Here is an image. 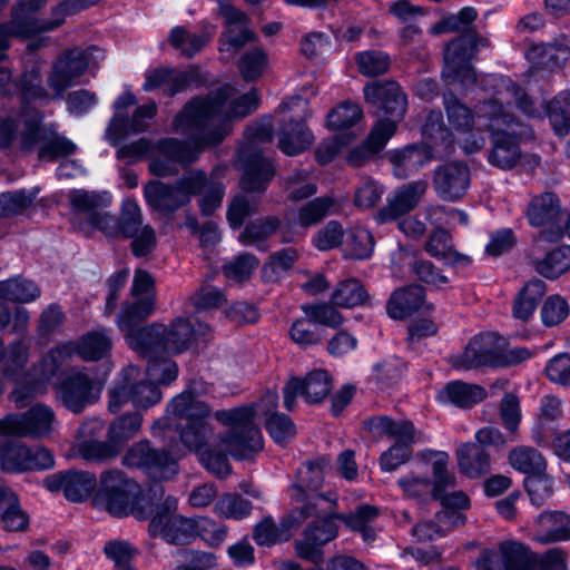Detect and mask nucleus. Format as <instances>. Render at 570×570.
<instances>
[{
  "mask_svg": "<svg viewBox=\"0 0 570 570\" xmlns=\"http://www.w3.org/2000/svg\"><path fill=\"white\" fill-rule=\"evenodd\" d=\"M226 87L209 96L207 100L193 99L173 120V128L189 138L191 144L177 138H164L156 142V151L179 165L195 163L207 147L216 146L227 136V128L219 115L222 104L230 95Z\"/></svg>",
  "mask_w": 570,
  "mask_h": 570,
  "instance_id": "obj_1",
  "label": "nucleus"
},
{
  "mask_svg": "<svg viewBox=\"0 0 570 570\" xmlns=\"http://www.w3.org/2000/svg\"><path fill=\"white\" fill-rule=\"evenodd\" d=\"M337 499V494L332 491L327 494H314L308 497L305 504L292 510L289 518L293 524L314 519L306 527L303 538L295 542V551L301 559L314 564L323 561L322 547L338 534V527L335 523Z\"/></svg>",
  "mask_w": 570,
  "mask_h": 570,
  "instance_id": "obj_2",
  "label": "nucleus"
},
{
  "mask_svg": "<svg viewBox=\"0 0 570 570\" xmlns=\"http://www.w3.org/2000/svg\"><path fill=\"white\" fill-rule=\"evenodd\" d=\"M277 404V393L267 391L256 404L217 411L215 417L230 426L228 433L220 440L222 446L239 460L250 459L259 452L263 449V438L253 420L258 415L268 417L274 413Z\"/></svg>",
  "mask_w": 570,
  "mask_h": 570,
  "instance_id": "obj_3",
  "label": "nucleus"
},
{
  "mask_svg": "<svg viewBox=\"0 0 570 570\" xmlns=\"http://www.w3.org/2000/svg\"><path fill=\"white\" fill-rule=\"evenodd\" d=\"M476 125L492 135L489 163L501 169L515 166L520 159L515 137L524 135L519 120L495 101H482L476 108Z\"/></svg>",
  "mask_w": 570,
  "mask_h": 570,
  "instance_id": "obj_4",
  "label": "nucleus"
},
{
  "mask_svg": "<svg viewBox=\"0 0 570 570\" xmlns=\"http://www.w3.org/2000/svg\"><path fill=\"white\" fill-rule=\"evenodd\" d=\"M209 326L205 323L194 324L185 317H176L167 326L150 324L140 327L129 336V346L140 355L155 351L179 354L187 351L198 336H205Z\"/></svg>",
  "mask_w": 570,
  "mask_h": 570,
  "instance_id": "obj_5",
  "label": "nucleus"
},
{
  "mask_svg": "<svg viewBox=\"0 0 570 570\" xmlns=\"http://www.w3.org/2000/svg\"><path fill=\"white\" fill-rule=\"evenodd\" d=\"M101 232L114 238H130V249L135 257H146L157 246L156 232L149 224H144V215L138 203L132 198L122 202L119 216H104Z\"/></svg>",
  "mask_w": 570,
  "mask_h": 570,
  "instance_id": "obj_6",
  "label": "nucleus"
},
{
  "mask_svg": "<svg viewBox=\"0 0 570 570\" xmlns=\"http://www.w3.org/2000/svg\"><path fill=\"white\" fill-rule=\"evenodd\" d=\"M169 411L179 423L180 441L189 450L199 451L213 434L210 426V407L190 391H185L173 399Z\"/></svg>",
  "mask_w": 570,
  "mask_h": 570,
  "instance_id": "obj_7",
  "label": "nucleus"
},
{
  "mask_svg": "<svg viewBox=\"0 0 570 570\" xmlns=\"http://www.w3.org/2000/svg\"><path fill=\"white\" fill-rule=\"evenodd\" d=\"M112 348L111 330L99 328L81 335L76 342L58 344L41 360L42 381L53 376L63 363L77 354L86 362L99 361Z\"/></svg>",
  "mask_w": 570,
  "mask_h": 570,
  "instance_id": "obj_8",
  "label": "nucleus"
},
{
  "mask_svg": "<svg viewBox=\"0 0 570 570\" xmlns=\"http://www.w3.org/2000/svg\"><path fill=\"white\" fill-rule=\"evenodd\" d=\"M56 124H43V115L35 111L23 121L20 132V149L31 151L39 146L38 158L46 161H56L76 153L77 146L67 137L60 135Z\"/></svg>",
  "mask_w": 570,
  "mask_h": 570,
  "instance_id": "obj_9",
  "label": "nucleus"
},
{
  "mask_svg": "<svg viewBox=\"0 0 570 570\" xmlns=\"http://www.w3.org/2000/svg\"><path fill=\"white\" fill-rule=\"evenodd\" d=\"M368 431L375 436H387L393 445L382 453L380 465L391 472L404 464L412 456V445L415 443V429L411 421H394L389 416H375L365 422Z\"/></svg>",
  "mask_w": 570,
  "mask_h": 570,
  "instance_id": "obj_10",
  "label": "nucleus"
},
{
  "mask_svg": "<svg viewBox=\"0 0 570 570\" xmlns=\"http://www.w3.org/2000/svg\"><path fill=\"white\" fill-rule=\"evenodd\" d=\"M140 494V487L120 470L101 473L94 503L116 518L127 517Z\"/></svg>",
  "mask_w": 570,
  "mask_h": 570,
  "instance_id": "obj_11",
  "label": "nucleus"
},
{
  "mask_svg": "<svg viewBox=\"0 0 570 570\" xmlns=\"http://www.w3.org/2000/svg\"><path fill=\"white\" fill-rule=\"evenodd\" d=\"M568 216L556 194L546 191L534 196L528 205V220L532 226L547 228L534 236L533 249H541L544 243L558 242L563 236Z\"/></svg>",
  "mask_w": 570,
  "mask_h": 570,
  "instance_id": "obj_12",
  "label": "nucleus"
},
{
  "mask_svg": "<svg viewBox=\"0 0 570 570\" xmlns=\"http://www.w3.org/2000/svg\"><path fill=\"white\" fill-rule=\"evenodd\" d=\"M95 52H100L95 46L87 49L73 47L66 49L56 58L46 79L48 88L52 91V100L63 99L66 90L78 83L96 58Z\"/></svg>",
  "mask_w": 570,
  "mask_h": 570,
  "instance_id": "obj_13",
  "label": "nucleus"
},
{
  "mask_svg": "<svg viewBox=\"0 0 570 570\" xmlns=\"http://www.w3.org/2000/svg\"><path fill=\"white\" fill-rule=\"evenodd\" d=\"M363 92L366 102L376 107L385 116L373 127L381 129L390 127L392 128L391 137H393L407 109V97L402 87L392 80L374 81L365 85Z\"/></svg>",
  "mask_w": 570,
  "mask_h": 570,
  "instance_id": "obj_14",
  "label": "nucleus"
},
{
  "mask_svg": "<svg viewBox=\"0 0 570 570\" xmlns=\"http://www.w3.org/2000/svg\"><path fill=\"white\" fill-rule=\"evenodd\" d=\"M127 466L140 469L150 480H171L179 471L178 461L167 450L156 449L148 440L132 444L122 458Z\"/></svg>",
  "mask_w": 570,
  "mask_h": 570,
  "instance_id": "obj_15",
  "label": "nucleus"
},
{
  "mask_svg": "<svg viewBox=\"0 0 570 570\" xmlns=\"http://www.w3.org/2000/svg\"><path fill=\"white\" fill-rule=\"evenodd\" d=\"M237 166L242 171L239 188L249 195H263L276 175L273 160L253 144L240 147Z\"/></svg>",
  "mask_w": 570,
  "mask_h": 570,
  "instance_id": "obj_16",
  "label": "nucleus"
},
{
  "mask_svg": "<svg viewBox=\"0 0 570 570\" xmlns=\"http://www.w3.org/2000/svg\"><path fill=\"white\" fill-rule=\"evenodd\" d=\"M176 510L177 499L168 495L156 507L149 527L170 544H188L197 535V523L176 514Z\"/></svg>",
  "mask_w": 570,
  "mask_h": 570,
  "instance_id": "obj_17",
  "label": "nucleus"
},
{
  "mask_svg": "<svg viewBox=\"0 0 570 570\" xmlns=\"http://www.w3.org/2000/svg\"><path fill=\"white\" fill-rule=\"evenodd\" d=\"M56 400L72 413L82 412L100 395V387L88 373L72 370L55 385Z\"/></svg>",
  "mask_w": 570,
  "mask_h": 570,
  "instance_id": "obj_18",
  "label": "nucleus"
},
{
  "mask_svg": "<svg viewBox=\"0 0 570 570\" xmlns=\"http://www.w3.org/2000/svg\"><path fill=\"white\" fill-rule=\"evenodd\" d=\"M181 199L187 205L191 197L202 195L199 199L200 212L210 216L222 206L225 195V186L220 180L207 177L206 173L199 169H191L185 173L175 183Z\"/></svg>",
  "mask_w": 570,
  "mask_h": 570,
  "instance_id": "obj_19",
  "label": "nucleus"
},
{
  "mask_svg": "<svg viewBox=\"0 0 570 570\" xmlns=\"http://www.w3.org/2000/svg\"><path fill=\"white\" fill-rule=\"evenodd\" d=\"M53 422L51 407L38 403L24 413H12L0 419V435L41 438L51 432Z\"/></svg>",
  "mask_w": 570,
  "mask_h": 570,
  "instance_id": "obj_20",
  "label": "nucleus"
},
{
  "mask_svg": "<svg viewBox=\"0 0 570 570\" xmlns=\"http://www.w3.org/2000/svg\"><path fill=\"white\" fill-rule=\"evenodd\" d=\"M53 463L52 454L45 448L30 449L18 440H7L0 443V465L4 472L46 470L50 469Z\"/></svg>",
  "mask_w": 570,
  "mask_h": 570,
  "instance_id": "obj_21",
  "label": "nucleus"
},
{
  "mask_svg": "<svg viewBox=\"0 0 570 570\" xmlns=\"http://www.w3.org/2000/svg\"><path fill=\"white\" fill-rule=\"evenodd\" d=\"M476 570H533L534 557L518 541H503L497 549L483 550L475 561Z\"/></svg>",
  "mask_w": 570,
  "mask_h": 570,
  "instance_id": "obj_22",
  "label": "nucleus"
},
{
  "mask_svg": "<svg viewBox=\"0 0 570 570\" xmlns=\"http://www.w3.org/2000/svg\"><path fill=\"white\" fill-rule=\"evenodd\" d=\"M474 55L470 38L465 33L451 40L444 50L442 77L448 83L460 82L464 87L476 80L470 61Z\"/></svg>",
  "mask_w": 570,
  "mask_h": 570,
  "instance_id": "obj_23",
  "label": "nucleus"
},
{
  "mask_svg": "<svg viewBox=\"0 0 570 570\" xmlns=\"http://www.w3.org/2000/svg\"><path fill=\"white\" fill-rule=\"evenodd\" d=\"M332 377L325 370H314L304 379L294 377L283 389L284 405L293 411L297 395H302L309 404L322 402L332 390Z\"/></svg>",
  "mask_w": 570,
  "mask_h": 570,
  "instance_id": "obj_24",
  "label": "nucleus"
},
{
  "mask_svg": "<svg viewBox=\"0 0 570 570\" xmlns=\"http://www.w3.org/2000/svg\"><path fill=\"white\" fill-rule=\"evenodd\" d=\"M45 487L51 491H62L67 500L82 502L97 489L95 473L81 470H65L49 474L43 480Z\"/></svg>",
  "mask_w": 570,
  "mask_h": 570,
  "instance_id": "obj_25",
  "label": "nucleus"
},
{
  "mask_svg": "<svg viewBox=\"0 0 570 570\" xmlns=\"http://www.w3.org/2000/svg\"><path fill=\"white\" fill-rule=\"evenodd\" d=\"M471 173L464 161H449L439 166L433 175V187L436 195L445 202H458L468 191Z\"/></svg>",
  "mask_w": 570,
  "mask_h": 570,
  "instance_id": "obj_26",
  "label": "nucleus"
},
{
  "mask_svg": "<svg viewBox=\"0 0 570 570\" xmlns=\"http://www.w3.org/2000/svg\"><path fill=\"white\" fill-rule=\"evenodd\" d=\"M500 338L495 333L474 336L464 351L451 358V364L458 370H472L481 366L497 367Z\"/></svg>",
  "mask_w": 570,
  "mask_h": 570,
  "instance_id": "obj_27",
  "label": "nucleus"
},
{
  "mask_svg": "<svg viewBox=\"0 0 570 570\" xmlns=\"http://www.w3.org/2000/svg\"><path fill=\"white\" fill-rule=\"evenodd\" d=\"M428 184L424 180H415L399 187L387 197L383 206L374 216L379 224H387L399 220L412 212L425 194Z\"/></svg>",
  "mask_w": 570,
  "mask_h": 570,
  "instance_id": "obj_28",
  "label": "nucleus"
},
{
  "mask_svg": "<svg viewBox=\"0 0 570 570\" xmlns=\"http://www.w3.org/2000/svg\"><path fill=\"white\" fill-rule=\"evenodd\" d=\"M161 400V392L154 385L125 383L109 391L108 409L110 412H118L121 406L131 401L137 409H148Z\"/></svg>",
  "mask_w": 570,
  "mask_h": 570,
  "instance_id": "obj_29",
  "label": "nucleus"
},
{
  "mask_svg": "<svg viewBox=\"0 0 570 570\" xmlns=\"http://www.w3.org/2000/svg\"><path fill=\"white\" fill-rule=\"evenodd\" d=\"M68 200L75 216L83 218L89 226L101 232V218L109 215L108 212L102 209L106 204L101 195L95 191L75 189L68 194Z\"/></svg>",
  "mask_w": 570,
  "mask_h": 570,
  "instance_id": "obj_30",
  "label": "nucleus"
},
{
  "mask_svg": "<svg viewBox=\"0 0 570 570\" xmlns=\"http://www.w3.org/2000/svg\"><path fill=\"white\" fill-rule=\"evenodd\" d=\"M534 540L543 544L570 540V514L557 510L541 512Z\"/></svg>",
  "mask_w": 570,
  "mask_h": 570,
  "instance_id": "obj_31",
  "label": "nucleus"
},
{
  "mask_svg": "<svg viewBox=\"0 0 570 570\" xmlns=\"http://www.w3.org/2000/svg\"><path fill=\"white\" fill-rule=\"evenodd\" d=\"M425 250L432 257L452 267L465 268L471 264V257L455 249L452 235L444 228H436L429 236Z\"/></svg>",
  "mask_w": 570,
  "mask_h": 570,
  "instance_id": "obj_32",
  "label": "nucleus"
},
{
  "mask_svg": "<svg viewBox=\"0 0 570 570\" xmlns=\"http://www.w3.org/2000/svg\"><path fill=\"white\" fill-rule=\"evenodd\" d=\"M455 455L460 472L470 479H480L491 471V456L480 444L463 443Z\"/></svg>",
  "mask_w": 570,
  "mask_h": 570,
  "instance_id": "obj_33",
  "label": "nucleus"
},
{
  "mask_svg": "<svg viewBox=\"0 0 570 570\" xmlns=\"http://www.w3.org/2000/svg\"><path fill=\"white\" fill-rule=\"evenodd\" d=\"M191 79L190 72L160 67L146 73L142 88L145 91L161 89L166 96L173 97L185 90Z\"/></svg>",
  "mask_w": 570,
  "mask_h": 570,
  "instance_id": "obj_34",
  "label": "nucleus"
},
{
  "mask_svg": "<svg viewBox=\"0 0 570 570\" xmlns=\"http://www.w3.org/2000/svg\"><path fill=\"white\" fill-rule=\"evenodd\" d=\"M380 515V509L375 505L361 504L350 513H337V520L353 532L361 534L365 543H372L376 540L380 529L376 527V520Z\"/></svg>",
  "mask_w": 570,
  "mask_h": 570,
  "instance_id": "obj_35",
  "label": "nucleus"
},
{
  "mask_svg": "<svg viewBox=\"0 0 570 570\" xmlns=\"http://www.w3.org/2000/svg\"><path fill=\"white\" fill-rule=\"evenodd\" d=\"M147 204L156 212L169 215L185 206L175 184L151 180L144 188Z\"/></svg>",
  "mask_w": 570,
  "mask_h": 570,
  "instance_id": "obj_36",
  "label": "nucleus"
},
{
  "mask_svg": "<svg viewBox=\"0 0 570 570\" xmlns=\"http://www.w3.org/2000/svg\"><path fill=\"white\" fill-rule=\"evenodd\" d=\"M491 81L499 88L495 98H491L488 101H495L501 105H510L514 102L517 108L528 117H539L540 112L535 107L534 101L529 95L513 80L507 77H492Z\"/></svg>",
  "mask_w": 570,
  "mask_h": 570,
  "instance_id": "obj_37",
  "label": "nucleus"
},
{
  "mask_svg": "<svg viewBox=\"0 0 570 570\" xmlns=\"http://www.w3.org/2000/svg\"><path fill=\"white\" fill-rule=\"evenodd\" d=\"M425 299V289L410 285L394 291L386 304V312L393 320H403L417 312Z\"/></svg>",
  "mask_w": 570,
  "mask_h": 570,
  "instance_id": "obj_38",
  "label": "nucleus"
},
{
  "mask_svg": "<svg viewBox=\"0 0 570 570\" xmlns=\"http://www.w3.org/2000/svg\"><path fill=\"white\" fill-rule=\"evenodd\" d=\"M387 158L394 167L395 176L406 178L431 160V153L424 146L414 144L389 151Z\"/></svg>",
  "mask_w": 570,
  "mask_h": 570,
  "instance_id": "obj_39",
  "label": "nucleus"
},
{
  "mask_svg": "<svg viewBox=\"0 0 570 570\" xmlns=\"http://www.w3.org/2000/svg\"><path fill=\"white\" fill-rule=\"evenodd\" d=\"M313 144V135L303 120L284 121L278 134V147L288 155L301 154Z\"/></svg>",
  "mask_w": 570,
  "mask_h": 570,
  "instance_id": "obj_40",
  "label": "nucleus"
},
{
  "mask_svg": "<svg viewBox=\"0 0 570 570\" xmlns=\"http://www.w3.org/2000/svg\"><path fill=\"white\" fill-rule=\"evenodd\" d=\"M155 309V297L144 296L141 298H135L134 302L126 303L122 305L120 312L117 315L116 323L120 331L127 333V343L129 344V336L138 332L140 328L135 327L141 324L148 318Z\"/></svg>",
  "mask_w": 570,
  "mask_h": 570,
  "instance_id": "obj_41",
  "label": "nucleus"
},
{
  "mask_svg": "<svg viewBox=\"0 0 570 570\" xmlns=\"http://www.w3.org/2000/svg\"><path fill=\"white\" fill-rule=\"evenodd\" d=\"M328 464L325 459L308 461L304 465V470L299 472L298 482L293 487L292 498L305 504L308 497L320 494L317 490L323 483V469Z\"/></svg>",
  "mask_w": 570,
  "mask_h": 570,
  "instance_id": "obj_42",
  "label": "nucleus"
},
{
  "mask_svg": "<svg viewBox=\"0 0 570 570\" xmlns=\"http://www.w3.org/2000/svg\"><path fill=\"white\" fill-rule=\"evenodd\" d=\"M527 58L535 69L554 70L570 60V48L563 43L535 45L527 52Z\"/></svg>",
  "mask_w": 570,
  "mask_h": 570,
  "instance_id": "obj_43",
  "label": "nucleus"
},
{
  "mask_svg": "<svg viewBox=\"0 0 570 570\" xmlns=\"http://www.w3.org/2000/svg\"><path fill=\"white\" fill-rule=\"evenodd\" d=\"M546 291V283L543 281L538 278L529 281L514 298L513 316L521 321H528L541 302Z\"/></svg>",
  "mask_w": 570,
  "mask_h": 570,
  "instance_id": "obj_44",
  "label": "nucleus"
},
{
  "mask_svg": "<svg viewBox=\"0 0 570 570\" xmlns=\"http://www.w3.org/2000/svg\"><path fill=\"white\" fill-rule=\"evenodd\" d=\"M161 353H164V351H155L148 355H141L148 360L146 366L148 382L142 383L154 385L156 389H158V384H170L178 375V366L176 362L164 356Z\"/></svg>",
  "mask_w": 570,
  "mask_h": 570,
  "instance_id": "obj_45",
  "label": "nucleus"
},
{
  "mask_svg": "<svg viewBox=\"0 0 570 570\" xmlns=\"http://www.w3.org/2000/svg\"><path fill=\"white\" fill-rule=\"evenodd\" d=\"M48 0H19L12 8L11 22L16 32H24L27 36H32L41 32L39 20L33 17V13L41 10Z\"/></svg>",
  "mask_w": 570,
  "mask_h": 570,
  "instance_id": "obj_46",
  "label": "nucleus"
},
{
  "mask_svg": "<svg viewBox=\"0 0 570 570\" xmlns=\"http://www.w3.org/2000/svg\"><path fill=\"white\" fill-rule=\"evenodd\" d=\"M392 128L381 129V128H372L367 138L363 141L362 145L354 147L347 157V163L351 166L360 167L366 160L379 154L391 137Z\"/></svg>",
  "mask_w": 570,
  "mask_h": 570,
  "instance_id": "obj_47",
  "label": "nucleus"
},
{
  "mask_svg": "<svg viewBox=\"0 0 570 570\" xmlns=\"http://www.w3.org/2000/svg\"><path fill=\"white\" fill-rule=\"evenodd\" d=\"M440 396L458 407H471L487 397V391L478 384L454 381L444 386Z\"/></svg>",
  "mask_w": 570,
  "mask_h": 570,
  "instance_id": "obj_48",
  "label": "nucleus"
},
{
  "mask_svg": "<svg viewBox=\"0 0 570 570\" xmlns=\"http://www.w3.org/2000/svg\"><path fill=\"white\" fill-rule=\"evenodd\" d=\"M370 295L357 278L341 281L334 288L330 302L337 307L353 308L366 304Z\"/></svg>",
  "mask_w": 570,
  "mask_h": 570,
  "instance_id": "obj_49",
  "label": "nucleus"
},
{
  "mask_svg": "<svg viewBox=\"0 0 570 570\" xmlns=\"http://www.w3.org/2000/svg\"><path fill=\"white\" fill-rule=\"evenodd\" d=\"M336 202L332 196L316 197L297 209L296 224L308 229L333 213Z\"/></svg>",
  "mask_w": 570,
  "mask_h": 570,
  "instance_id": "obj_50",
  "label": "nucleus"
},
{
  "mask_svg": "<svg viewBox=\"0 0 570 570\" xmlns=\"http://www.w3.org/2000/svg\"><path fill=\"white\" fill-rule=\"evenodd\" d=\"M226 87H230L232 91H230V95L228 96V98L224 101V104H222V109L219 111V115L223 117V119L226 124L227 134H228L229 132L228 118L229 117H240L242 118V117H245V116L252 114L258 107V97H257L256 90L253 89L249 92L233 100L229 108L226 110L225 105H226L227 100L230 99L236 94V89L230 85H224L223 87L218 88L217 90L210 91L207 97L198 98V99L207 100V99H209L210 95H213Z\"/></svg>",
  "mask_w": 570,
  "mask_h": 570,
  "instance_id": "obj_51",
  "label": "nucleus"
},
{
  "mask_svg": "<svg viewBox=\"0 0 570 570\" xmlns=\"http://www.w3.org/2000/svg\"><path fill=\"white\" fill-rule=\"evenodd\" d=\"M508 461L513 469L528 476L544 472L547 469L543 455L531 446L522 445L514 448L510 451Z\"/></svg>",
  "mask_w": 570,
  "mask_h": 570,
  "instance_id": "obj_52",
  "label": "nucleus"
},
{
  "mask_svg": "<svg viewBox=\"0 0 570 570\" xmlns=\"http://www.w3.org/2000/svg\"><path fill=\"white\" fill-rule=\"evenodd\" d=\"M39 286L29 279L14 277L0 282V298L14 303H30L40 297Z\"/></svg>",
  "mask_w": 570,
  "mask_h": 570,
  "instance_id": "obj_53",
  "label": "nucleus"
},
{
  "mask_svg": "<svg viewBox=\"0 0 570 570\" xmlns=\"http://www.w3.org/2000/svg\"><path fill=\"white\" fill-rule=\"evenodd\" d=\"M399 257L406 263L411 272L415 274L421 282L435 286L448 283V277L443 275L433 263L425 259H417L410 249L401 248L399 250Z\"/></svg>",
  "mask_w": 570,
  "mask_h": 570,
  "instance_id": "obj_54",
  "label": "nucleus"
},
{
  "mask_svg": "<svg viewBox=\"0 0 570 570\" xmlns=\"http://www.w3.org/2000/svg\"><path fill=\"white\" fill-rule=\"evenodd\" d=\"M443 104L449 124L453 128L461 131H469L472 128L474 120H476V115L474 116L473 111L462 104L454 94L445 92L443 95ZM480 104L475 106V109Z\"/></svg>",
  "mask_w": 570,
  "mask_h": 570,
  "instance_id": "obj_55",
  "label": "nucleus"
},
{
  "mask_svg": "<svg viewBox=\"0 0 570 570\" xmlns=\"http://www.w3.org/2000/svg\"><path fill=\"white\" fill-rule=\"evenodd\" d=\"M141 423L142 416L139 412L121 415L110 423L108 436L121 451L124 444L139 432Z\"/></svg>",
  "mask_w": 570,
  "mask_h": 570,
  "instance_id": "obj_56",
  "label": "nucleus"
},
{
  "mask_svg": "<svg viewBox=\"0 0 570 570\" xmlns=\"http://www.w3.org/2000/svg\"><path fill=\"white\" fill-rule=\"evenodd\" d=\"M570 268V246H559L535 262V269L547 278H557Z\"/></svg>",
  "mask_w": 570,
  "mask_h": 570,
  "instance_id": "obj_57",
  "label": "nucleus"
},
{
  "mask_svg": "<svg viewBox=\"0 0 570 570\" xmlns=\"http://www.w3.org/2000/svg\"><path fill=\"white\" fill-rule=\"evenodd\" d=\"M205 35L191 33L185 27L177 26L170 30L168 41L180 55L193 58L208 42Z\"/></svg>",
  "mask_w": 570,
  "mask_h": 570,
  "instance_id": "obj_58",
  "label": "nucleus"
},
{
  "mask_svg": "<svg viewBox=\"0 0 570 570\" xmlns=\"http://www.w3.org/2000/svg\"><path fill=\"white\" fill-rule=\"evenodd\" d=\"M547 112L554 131L567 135L570 130V91L560 92L549 101Z\"/></svg>",
  "mask_w": 570,
  "mask_h": 570,
  "instance_id": "obj_59",
  "label": "nucleus"
},
{
  "mask_svg": "<svg viewBox=\"0 0 570 570\" xmlns=\"http://www.w3.org/2000/svg\"><path fill=\"white\" fill-rule=\"evenodd\" d=\"M282 187L287 199L299 202L313 196L317 187L308 179V173L305 170H294L282 180Z\"/></svg>",
  "mask_w": 570,
  "mask_h": 570,
  "instance_id": "obj_60",
  "label": "nucleus"
},
{
  "mask_svg": "<svg viewBox=\"0 0 570 570\" xmlns=\"http://www.w3.org/2000/svg\"><path fill=\"white\" fill-rule=\"evenodd\" d=\"M499 416L502 426L510 434V439L518 440L522 413L520 400L515 394H504L499 405Z\"/></svg>",
  "mask_w": 570,
  "mask_h": 570,
  "instance_id": "obj_61",
  "label": "nucleus"
},
{
  "mask_svg": "<svg viewBox=\"0 0 570 570\" xmlns=\"http://www.w3.org/2000/svg\"><path fill=\"white\" fill-rule=\"evenodd\" d=\"M18 91L21 94L22 101L31 100H52V91L42 86V79L39 69L32 68L24 71L18 81Z\"/></svg>",
  "mask_w": 570,
  "mask_h": 570,
  "instance_id": "obj_62",
  "label": "nucleus"
},
{
  "mask_svg": "<svg viewBox=\"0 0 570 570\" xmlns=\"http://www.w3.org/2000/svg\"><path fill=\"white\" fill-rule=\"evenodd\" d=\"M355 61L360 73L376 77L385 73L391 65L390 56L380 50H367L356 53Z\"/></svg>",
  "mask_w": 570,
  "mask_h": 570,
  "instance_id": "obj_63",
  "label": "nucleus"
},
{
  "mask_svg": "<svg viewBox=\"0 0 570 570\" xmlns=\"http://www.w3.org/2000/svg\"><path fill=\"white\" fill-rule=\"evenodd\" d=\"M363 116L361 107L351 101H344L327 115V126L332 130H343L353 127Z\"/></svg>",
  "mask_w": 570,
  "mask_h": 570,
  "instance_id": "obj_64",
  "label": "nucleus"
}]
</instances>
